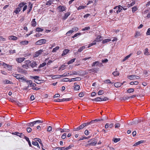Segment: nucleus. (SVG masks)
<instances>
[{"mask_svg":"<svg viewBox=\"0 0 150 150\" xmlns=\"http://www.w3.org/2000/svg\"><path fill=\"white\" fill-rule=\"evenodd\" d=\"M46 42V40L45 39H42L37 41L35 43L36 45H40L43 44H45Z\"/></svg>","mask_w":150,"mask_h":150,"instance_id":"obj_1","label":"nucleus"},{"mask_svg":"<svg viewBox=\"0 0 150 150\" xmlns=\"http://www.w3.org/2000/svg\"><path fill=\"white\" fill-rule=\"evenodd\" d=\"M103 66L102 64L98 61H96L93 62L92 64V67H93L95 66L98 67H101Z\"/></svg>","mask_w":150,"mask_h":150,"instance_id":"obj_2","label":"nucleus"},{"mask_svg":"<svg viewBox=\"0 0 150 150\" xmlns=\"http://www.w3.org/2000/svg\"><path fill=\"white\" fill-rule=\"evenodd\" d=\"M97 143V142L95 141V140H93L91 142L87 144L86 146V147H90L91 146H95L96 144Z\"/></svg>","mask_w":150,"mask_h":150,"instance_id":"obj_3","label":"nucleus"},{"mask_svg":"<svg viewBox=\"0 0 150 150\" xmlns=\"http://www.w3.org/2000/svg\"><path fill=\"white\" fill-rule=\"evenodd\" d=\"M3 66L5 68L7 69L8 70H11L12 69V65H9L4 63H3Z\"/></svg>","mask_w":150,"mask_h":150,"instance_id":"obj_4","label":"nucleus"},{"mask_svg":"<svg viewBox=\"0 0 150 150\" xmlns=\"http://www.w3.org/2000/svg\"><path fill=\"white\" fill-rule=\"evenodd\" d=\"M85 126L83 124V123L81 125H79L77 128H74L73 129L74 131H78L81 129H83L84 127Z\"/></svg>","mask_w":150,"mask_h":150,"instance_id":"obj_5","label":"nucleus"},{"mask_svg":"<svg viewBox=\"0 0 150 150\" xmlns=\"http://www.w3.org/2000/svg\"><path fill=\"white\" fill-rule=\"evenodd\" d=\"M66 7L62 6H59L57 8L59 12H62L66 10Z\"/></svg>","mask_w":150,"mask_h":150,"instance_id":"obj_6","label":"nucleus"},{"mask_svg":"<svg viewBox=\"0 0 150 150\" xmlns=\"http://www.w3.org/2000/svg\"><path fill=\"white\" fill-rule=\"evenodd\" d=\"M122 7L120 6H118L114 8V9H117V13H118L119 12L121 11L122 9Z\"/></svg>","mask_w":150,"mask_h":150,"instance_id":"obj_7","label":"nucleus"},{"mask_svg":"<svg viewBox=\"0 0 150 150\" xmlns=\"http://www.w3.org/2000/svg\"><path fill=\"white\" fill-rule=\"evenodd\" d=\"M43 51L42 50H40L36 52L34 55V57H38L39 55L41 54L43 52Z\"/></svg>","mask_w":150,"mask_h":150,"instance_id":"obj_8","label":"nucleus"},{"mask_svg":"<svg viewBox=\"0 0 150 150\" xmlns=\"http://www.w3.org/2000/svg\"><path fill=\"white\" fill-rule=\"evenodd\" d=\"M13 134L18 136L21 138H23V137H24V136H25L24 134H23V133H20L18 132H15L13 133Z\"/></svg>","mask_w":150,"mask_h":150,"instance_id":"obj_9","label":"nucleus"},{"mask_svg":"<svg viewBox=\"0 0 150 150\" xmlns=\"http://www.w3.org/2000/svg\"><path fill=\"white\" fill-rule=\"evenodd\" d=\"M124 82H124L123 83H121L120 82L115 83H114V86L116 88L119 87L121 86L122 85H123Z\"/></svg>","mask_w":150,"mask_h":150,"instance_id":"obj_10","label":"nucleus"},{"mask_svg":"<svg viewBox=\"0 0 150 150\" xmlns=\"http://www.w3.org/2000/svg\"><path fill=\"white\" fill-rule=\"evenodd\" d=\"M81 80L80 77H77L75 78H72L69 81L70 82L74 81H79Z\"/></svg>","mask_w":150,"mask_h":150,"instance_id":"obj_11","label":"nucleus"},{"mask_svg":"<svg viewBox=\"0 0 150 150\" xmlns=\"http://www.w3.org/2000/svg\"><path fill=\"white\" fill-rule=\"evenodd\" d=\"M102 40V37L100 35H98L96 39L94 40V41H96L97 42H98L101 41Z\"/></svg>","mask_w":150,"mask_h":150,"instance_id":"obj_12","label":"nucleus"},{"mask_svg":"<svg viewBox=\"0 0 150 150\" xmlns=\"http://www.w3.org/2000/svg\"><path fill=\"white\" fill-rule=\"evenodd\" d=\"M12 75L14 77H16L17 79L20 80L21 78L22 75H21L17 74H13Z\"/></svg>","mask_w":150,"mask_h":150,"instance_id":"obj_13","label":"nucleus"},{"mask_svg":"<svg viewBox=\"0 0 150 150\" xmlns=\"http://www.w3.org/2000/svg\"><path fill=\"white\" fill-rule=\"evenodd\" d=\"M70 12L64 14V16L63 17L62 19L65 20L66 19L67 17L70 15Z\"/></svg>","mask_w":150,"mask_h":150,"instance_id":"obj_14","label":"nucleus"},{"mask_svg":"<svg viewBox=\"0 0 150 150\" xmlns=\"http://www.w3.org/2000/svg\"><path fill=\"white\" fill-rule=\"evenodd\" d=\"M76 83H75L74 84V89L75 91H78L79 90L80 87L79 85H77L76 84Z\"/></svg>","mask_w":150,"mask_h":150,"instance_id":"obj_15","label":"nucleus"},{"mask_svg":"<svg viewBox=\"0 0 150 150\" xmlns=\"http://www.w3.org/2000/svg\"><path fill=\"white\" fill-rule=\"evenodd\" d=\"M25 59V58L24 57L19 58L16 59L18 63H21L23 62Z\"/></svg>","mask_w":150,"mask_h":150,"instance_id":"obj_16","label":"nucleus"},{"mask_svg":"<svg viewBox=\"0 0 150 150\" xmlns=\"http://www.w3.org/2000/svg\"><path fill=\"white\" fill-rule=\"evenodd\" d=\"M29 42L28 40H25L24 41H22L20 42V45H27Z\"/></svg>","mask_w":150,"mask_h":150,"instance_id":"obj_17","label":"nucleus"},{"mask_svg":"<svg viewBox=\"0 0 150 150\" xmlns=\"http://www.w3.org/2000/svg\"><path fill=\"white\" fill-rule=\"evenodd\" d=\"M24 138L26 140V141L28 142V144H29V146L30 147H31L33 148V147L32 146L30 142V141L29 138L25 136H24Z\"/></svg>","mask_w":150,"mask_h":150,"instance_id":"obj_18","label":"nucleus"},{"mask_svg":"<svg viewBox=\"0 0 150 150\" xmlns=\"http://www.w3.org/2000/svg\"><path fill=\"white\" fill-rule=\"evenodd\" d=\"M69 50L68 49H65L63 52L62 53V56H64L66 55L69 52Z\"/></svg>","mask_w":150,"mask_h":150,"instance_id":"obj_19","label":"nucleus"},{"mask_svg":"<svg viewBox=\"0 0 150 150\" xmlns=\"http://www.w3.org/2000/svg\"><path fill=\"white\" fill-rule=\"evenodd\" d=\"M8 38L9 40H16L18 39L17 37L13 35L9 36Z\"/></svg>","mask_w":150,"mask_h":150,"instance_id":"obj_20","label":"nucleus"},{"mask_svg":"<svg viewBox=\"0 0 150 150\" xmlns=\"http://www.w3.org/2000/svg\"><path fill=\"white\" fill-rule=\"evenodd\" d=\"M37 65V64L36 62L35 61H33L32 63H30V66L32 68L35 67Z\"/></svg>","mask_w":150,"mask_h":150,"instance_id":"obj_21","label":"nucleus"},{"mask_svg":"<svg viewBox=\"0 0 150 150\" xmlns=\"http://www.w3.org/2000/svg\"><path fill=\"white\" fill-rule=\"evenodd\" d=\"M36 121H34L33 122H30V123H28L27 124V126H33L35 124H36Z\"/></svg>","mask_w":150,"mask_h":150,"instance_id":"obj_22","label":"nucleus"},{"mask_svg":"<svg viewBox=\"0 0 150 150\" xmlns=\"http://www.w3.org/2000/svg\"><path fill=\"white\" fill-rule=\"evenodd\" d=\"M31 25L32 26L35 27L37 25V23L35 21V19H33L31 22Z\"/></svg>","mask_w":150,"mask_h":150,"instance_id":"obj_23","label":"nucleus"},{"mask_svg":"<svg viewBox=\"0 0 150 150\" xmlns=\"http://www.w3.org/2000/svg\"><path fill=\"white\" fill-rule=\"evenodd\" d=\"M4 83L5 84H13V83L12 81H11L8 80L6 79L3 81Z\"/></svg>","mask_w":150,"mask_h":150,"instance_id":"obj_24","label":"nucleus"},{"mask_svg":"<svg viewBox=\"0 0 150 150\" xmlns=\"http://www.w3.org/2000/svg\"><path fill=\"white\" fill-rule=\"evenodd\" d=\"M144 140H141V141H139L135 143L133 145V146H137L140 144L143 143L144 142Z\"/></svg>","mask_w":150,"mask_h":150,"instance_id":"obj_25","label":"nucleus"},{"mask_svg":"<svg viewBox=\"0 0 150 150\" xmlns=\"http://www.w3.org/2000/svg\"><path fill=\"white\" fill-rule=\"evenodd\" d=\"M132 53H130L129 54V55L126 56L122 60V62H124L127 59L130 57L131 56V55H132Z\"/></svg>","mask_w":150,"mask_h":150,"instance_id":"obj_26","label":"nucleus"},{"mask_svg":"<svg viewBox=\"0 0 150 150\" xmlns=\"http://www.w3.org/2000/svg\"><path fill=\"white\" fill-rule=\"evenodd\" d=\"M21 9L20 8L18 7L16 8L14 11V12L16 14H18L21 11Z\"/></svg>","mask_w":150,"mask_h":150,"instance_id":"obj_27","label":"nucleus"},{"mask_svg":"<svg viewBox=\"0 0 150 150\" xmlns=\"http://www.w3.org/2000/svg\"><path fill=\"white\" fill-rule=\"evenodd\" d=\"M26 3L24 2H22L20 3L18 5V6L19 7V8H20L22 7H23L24 5L26 4Z\"/></svg>","mask_w":150,"mask_h":150,"instance_id":"obj_28","label":"nucleus"},{"mask_svg":"<svg viewBox=\"0 0 150 150\" xmlns=\"http://www.w3.org/2000/svg\"><path fill=\"white\" fill-rule=\"evenodd\" d=\"M73 30H70L66 34V35L67 36H69L70 35L72 34L73 33Z\"/></svg>","mask_w":150,"mask_h":150,"instance_id":"obj_29","label":"nucleus"},{"mask_svg":"<svg viewBox=\"0 0 150 150\" xmlns=\"http://www.w3.org/2000/svg\"><path fill=\"white\" fill-rule=\"evenodd\" d=\"M86 48V47L85 46H83L81 47H80L79 49H78V52H81L82 51H83V50L84 49Z\"/></svg>","mask_w":150,"mask_h":150,"instance_id":"obj_30","label":"nucleus"},{"mask_svg":"<svg viewBox=\"0 0 150 150\" xmlns=\"http://www.w3.org/2000/svg\"><path fill=\"white\" fill-rule=\"evenodd\" d=\"M149 50L147 48H146L144 52V53L145 55H149V52H148Z\"/></svg>","mask_w":150,"mask_h":150,"instance_id":"obj_31","label":"nucleus"},{"mask_svg":"<svg viewBox=\"0 0 150 150\" xmlns=\"http://www.w3.org/2000/svg\"><path fill=\"white\" fill-rule=\"evenodd\" d=\"M134 91V89L133 88H130L127 91V93H130L133 92Z\"/></svg>","mask_w":150,"mask_h":150,"instance_id":"obj_32","label":"nucleus"},{"mask_svg":"<svg viewBox=\"0 0 150 150\" xmlns=\"http://www.w3.org/2000/svg\"><path fill=\"white\" fill-rule=\"evenodd\" d=\"M112 74L114 76H118L119 74V73L118 71H116L113 72L112 73Z\"/></svg>","mask_w":150,"mask_h":150,"instance_id":"obj_33","label":"nucleus"},{"mask_svg":"<svg viewBox=\"0 0 150 150\" xmlns=\"http://www.w3.org/2000/svg\"><path fill=\"white\" fill-rule=\"evenodd\" d=\"M69 129H68L66 128H64L63 129H62L61 131V132L62 133L64 132H69Z\"/></svg>","mask_w":150,"mask_h":150,"instance_id":"obj_34","label":"nucleus"},{"mask_svg":"<svg viewBox=\"0 0 150 150\" xmlns=\"http://www.w3.org/2000/svg\"><path fill=\"white\" fill-rule=\"evenodd\" d=\"M107 119V118L106 117H105L104 119H96L95 120H94V121L95 122H97L99 121H103L106 120Z\"/></svg>","mask_w":150,"mask_h":150,"instance_id":"obj_35","label":"nucleus"},{"mask_svg":"<svg viewBox=\"0 0 150 150\" xmlns=\"http://www.w3.org/2000/svg\"><path fill=\"white\" fill-rule=\"evenodd\" d=\"M137 8L136 6H134L132 8V11L133 13H134L137 10Z\"/></svg>","mask_w":150,"mask_h":150,"instance_id":"obj_36","label":"nucleus"},{"mask_svg":"<svg viewBox=\"0 0 150 150\" xmlns=\"http://www.w3.org/2000/svg\"><path fill=\"white\" fill-rule=\"evenodd\" d=\"M75 60H76V58H75L73 59H71L68 62L67 64H71L73 63V62H74V61H75Z\"/></svg>","mask_w":150,"mask_h":150,"instance_id":"obj_37","label":"nucleus"},{"mask_svg":"<svg viewBox=\"0 0 150 150\" xmlns=\"http://www.w3.org/2000/svg\"><path fill=\"white\" fill-rule=\"evenodd\" d=\"M59 47L58 46L56 47H55L54 48L52 51L53 52H56L59 49Z\"/></svg>","mask_w":150,"mask_h":150,"instance_id":"obj_38","label":"nucleus"},{"mask_svg":"<svg viewBox=\"0 0 150 150\" xmlns=\"http://www.w3.org/2000/svg\"><path fill=\"white\" fill-rule=\"evenodd\" d=\"M111 40V39H105L103 41V43L104 44L108 42H109Z\"/></svg>","mask_w":150,"mask_h":150,"instance_id":"obj_39","label":"nucleus"},{"mask_svg":"<svg viewBox=\"0 0 150 150\" xmlns=\"http://www.w3.org/2000/svg\"><path fill=\"white\" fill-rule=\"evenodd\" d=\"M93 101H100V97H97L92 100Z\"/></svg>","mask_w":150,"mask_h":150,"instance_id":"obj_40","label":"nucleus"},{"mask_svg":"<svg viewBox=\"0 0 150 150\" xmlns=\"http://www.w3.org/2000/svg\"><path fill=\"white\" fill-rule=\"evenodd\" d=\"M129 96H125L121 98V100H128L129 99Z\"/></svg>","mask_w":150,"mask_h":150,"instance_id":"obj_41","label":"nucleus"},{"mask_svg":"<svg viewBox=\"0 0 150 150\" xmlns=\"http://www.w3.org/2000/svg\"><path fill=\"white\" fill-rule=\"evenodd\" d=\"M100 101H106L108 100V99L106 97H104L103 98H100Z\"/></svg>","mask_w":150,"mask_h":150,"instance_id":"obj_42","label":"nucleus"},{"mask_svg":"<svg viewBox=\"0 0 150 150\" xmlns=\"http://www.w3.org/2000/svg\"><path fill=\"white\" fill-rule=\"evenodd\" d=\"M135 3V1H132L131 3L130 4H129L128 5V7H130L131 6H133Z\"/></svg>","mask_w":150,"mask_h":150,"instance_id":"obj_43","label":"nucleus"},{"mask_svg":"<svg viewBox=\"0 0 150 150\" xmlns=\"http://www.w3.org/2000/svg\"><path fill=\"white\" fill-rule=\"evenodd\" d=\"M135 77H136V76L132 75H130V76H128L127 78L129 79H133V78H134Z\"/></svg>","mask_w":150,"mask_h":150,"instance_id":"obj_44","label":"nucleus"},{"mask_svg":"<svg viewBox=\"0 0 150 150\" xmlns=\"http://www.w3.org/2000/svg\"><path fill=\"white\" fill-rule=\"evenodd\" d=\"M64 147L54 148L53 150H63Z\"/></svg>","mask_w":150,"mask_h":150,"instance_id":"obj_45","label":"nucleus"},{"mask_svg":"<svg viewBox=\"0 0 150 150\" xmlns=\"http://www.w3.org/2000/svg\"><path fill=\"white\" fill-rule=\"evenodd\" d=\"M20 81H26V78H25L23 76V75H22L21 78H20Z\"/></svg>","mask_w":150,"mask_h":150,"instance_id":"obj_46","label":"nucleus"},{"mask_svg":"<svg viewBox=\"0 0 150 150\" xmlns=\"http://www.w3.org/2000/svg\"><path fill=\"white\" fill-rule=\"evenodd\" d=\"M31 79H39L40 78L39 76H31Z\"/></svg>","mask_w":150,"mask_h":150,"instance_id":"obj_47","label":"nucleus"},{"mask_svg":"<svg viewBox=\"0 0 150 150\" xmlns=\"http://www.w3.org/2000/svg\"><path fill=\"white\" fill-rule=\"evenodd\" d=\"M34 140L38 142L40 144H42L41 143V140L39 138H35L34 139Z\"/></svg>","mask_w":150,"mask_h":150,"instance_id":"obj_48","label":"nucleus"},{"mask_svg":"<svg viewBox=\"0 0 150 150\" xmlns=\"http://www.w3.org/2000/svg\"><path fill=\"white\" fill-rule=\"evenodd\" d=\"M43 30V29L39 28H38L36 29V31L37 32H42Z\"/></svg>","mask_w":150,"mask_h":150,"instance_id":"obj_49","label":"nucleus"},{"mask_svg":"<svg viewBox=\"0 0 150 150\" xmlns=\"http://www.w3.org/2000/svg\"><path fill=\"white\" fill-rule=\"evenodd\" d=\"M86 7V6H79V7L77 9L78 10H79L81 9H83L84 8Z\"/></svg>","mask_w":150,"mask_h":150,"instance_id":"obj_50","label":"nucleus"},{"mask_svg":"<svg viewBox=\"0 0 150 150\" xmlns=\"http://www.w3.org/2000/svg\"><path fill=\"white\" fill-rule=\"evenodd\" d=\"M22 67L24 68H26V69H28L29 67V66L27 64H23L22 65Z\"/></svg>","mask_w":150,"mask_h":150,"instance_id":"obj_51","label":"nucleus"},{"mask_svg":"<svg viewBox=\"0 0 150 150\" xmlns=\"http://www.w3.org/2000/svg\"><path fill=\"white\" fill-rule=\"evenodd\" d=\"M46 65V63L45 62H44L42 64H40L39 66V68H42L44 67Z\"/></svg>","mask_w":150,"mask_h":150,"instance_id":"obj_52","label":"nucleus"},{"mask_svg":"<svg viewBox=\"0 0 150 150\" xmlns=\"http://www.w3.org/2000/svg\"><path fill=\"white\" fill-rule=\"evenodd\" d=\"M90 29V27H85L84 28L82 29V30L83 31L88 30Z\"/></svg>","mask_w":150,"mask_h":150,"instance_id":"obj_53","label":"nucleus"},{"mask_svg":"<svg viewBox=\"0 0 150 150\" xmlns=\"http://www.w3.org/2000/svg\"><path fill=\"white\" fill-rule=\"evenodd\" d=\"M97 70L96 68H94L93 69H91L88 70V71H91L92 72H96V70Z\"/></svg>","mask_w":150,"mask_h":150,"instance_id":"obj_54","label":"nucleus"},{"mask_svg":"<svg viewBox=\"0 0 150 150\" xmlns=\"http://www.w3.org/2000/svg\"><path fill=\"white\" fill-rule=\"evenodd\" d=\"M104 93V92L103 90H100L99 91L98 93V95H103Z\"/></svg>","mask_w":150,"mask_h":150,"instance_id":"obj_55","label":"nucleus"},{"mask_svg":"<svg viewBox=\"0 0 150 150\" xmlns=\"http://www.w3.org/2000/svg\"><path fill=\"white\" fill-rule=\"evenodd\" d=\"M90 137H85L84 136L83 137H82L81 138H80L79 140H82L84 139H86L90 138Z\"/></svg>","mask_w":150,"mask_h":150,"instance_id":"obj_56","label":"nucleus"},{"mask_svg":"<svg viewBox=\"0 0 150 150\" xmlns=\"http://www.w3.org/2000/svg\"><path fill=\"white\" fill-rule=\"evenodd\" d=\"M78 73L76 71H73L71 72V73L70 74V75H77Z\"/></svg>","mask_w":150,"mask_h":150,"instance_id":"obj_57","label":"nucleus"},{"mask_svg":"<svg viewBox=\"0 0 150 150\" xmlns=\"http://www.w3.org/2000/svg\"><path fill=\"white\" fill-rule=\"evenodd\" d=\"M120 140V138H115L114 139L113 141L115 143H116Z\"/></svg>","mask_w":150,"mask_h":150,"instance_id":"obj_58","label":"nucleus"},{"mask_svg":"<svg viewBox=\"0 0 150 150\" xmlns=\"http://www.w3.org/2000/svg\"><path fill=\"white\" fill-rule=\"evenodd\" d=\"M16 50H10L9 51V52L10 54H13L16 52Z\"/></svg>","mask_w":150,"mask_h":150,"instance_id":"obj_59","label":"nucleus"},{"mask_svg":"<svg viewBox=\"0 0 150 150\" xmlns=\"http://www.w3.org/2000/svg\"><path fill=\"white\" fill-rule=\"evenodd\" d=\"M80 34H81L80 33H76L75 34H74V35L72 37V38H74L75 37H76L80 35Z\"/></svg>","mask_w":150,"mask_h":150,"instance_id":"obj_60","label":"nucleus"},{"mask_svg":"<svg viewBox=\"0 0 150 150\" xmlns=\"http://www.w3.org/2000/svg\"><path fill=\"white\" fill-rule=\"evenodd\" d=\"M26 82L27 83L28 85L30 86L32 83V81L31 80H27L26 81Z\"/></svg>","mask_w":150,"mask_h":150,"instance_id":"obj_61","label":"nucleus"},{"mask_svg":"<svg viewBox=\"0 0 150 150\" xmlns=\"http://www.w3.org/2000/svg\"><path fill=\"white\" fill-rule=\"evenodd\" d=\"M72 30H73V32L74 31H77L79 29L77 27H75L73 28H72Z\"/></svg>","mask_w":150,"mask_h":150,"instance_id":"obj_62","label":"nucleus"},{"mask_svg":"<svg viewBox=\"0 0 150 150\" xmlns=\"http://www.w3.org/2000/svg\"><path fill=\"white\" fill-rule=\"evenodd\" d=\"M70 81V80H69V79L68 78H65L63 79H62V81H64V82H67L68 81Z\"/></svg>","mask_w":150,"mask_h":150,"instance_id":"obj_63","label":"nucleus"},{"mask_svg":"<svg viewBox=\"0 0 150 150\" xmlns=\"http://www.w3.org/2000/svg\"><path fill=\"white\" fill-rule=\"evenodd\" d=\"M52 127L50 126H49L48 127L47 129V131L48 132H50L52 131Z\"/></svg>","mask_w":150,"mask_h":150,"instance_id":"obj_64","label":"nucleus"}]
</instances>
